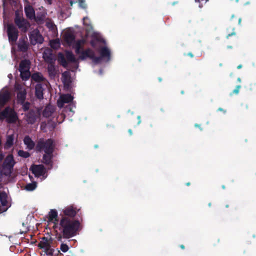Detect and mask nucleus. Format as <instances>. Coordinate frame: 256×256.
Here are the masks:
<instances>
[{"label": "nucleus", "mask_w": 256, "mask_h": 256, "mask_svg": "<svg viewBox=\"0 0 256 256\" xmlns=\"http://www.w3.org/2000/svg\"><path fill=\"white\" fill-rule=\"evenodd\" d=\"M53 228L58 229L60 234L57 239L62 241V238L68 239L76 236L80 230V223L78 220L64 218H60L59 222Z\"/></svg>", "instance_id": "nucleus-1"}, {"label": "nucleus", "mask_w": 256, "mask_h": 256, "mask_svg": "<svg viewBox=\"0 0 256 256\" xmlns=\"http://www.w3.org/2000/svg\"><path fill=\"white\" fill-rule=\"evenodd\" d=\"M43 58L48 64L47 70L49 76L54 78L58 72V66L56 65V58L52 52L46 54L45 52L43 54Z\"/></svg>", "instance_id": "nucleus-2"}, {"label": "nucleus", "mask_w": 256, "mask_h": 256, "mask_svg": "<svg viewBox=\"0 0 256 256\" xmlns=\"http://www.w3.org/2000/svg\"><path fill=\"white\" fill-rule=\"evenodd\" d=\"M54 141L52 138H40L36 145V150L38 152H54Z\"/></svg>", "instance_id": "nucleus-3"}, {"label": "nucleus", "mask_w": 256, "mask_h": 256, "mask_svg": "<svg viewBox=\"0 0 256 256\" xmlns=\"http://www.w3.org/2000/svg\"><path fill=\"white\" fill-rule=\"evenodd\" d=\"M4 119H6L8 123L12 124L16 122L18 116L13 108L7 106L0 112V120Z\"/></svg>", "instance_id": "nucleus-4"}, {"label": "nucleus", "mask_w": 256, "mask_h": 256, "mask_svg": "<svg viewBox=\"0 0 256 256\" xmlns=\"http://www.w3.org/2000/svg\"><path fill=\"white\" fill-rule=\"evenodd\" d=\"M52 240L51 238L50 240L48 238L43 237L42 240L38 244V246L40 249H44V252L48 256H54L55 251L57 254L60 252L58 249L55 250L54 248H51Z\"/></svg>", "instance_id": "nucleus-5"}, {"label": "nucleus", "mask_w": 256, "mask_h": 256, "mask_svg": "<svg viewBox=\"0 0 256 256\" xmlns=\"http://www.w3.org/2000/svg\"><path fill=\"white\" fill-rule=\"evenodd\" d=\"M80 209L73 204L64 207L60 214V218H66L69 219H75L74 217L78 213Z\"/></svg>", "instance_id": "nucleus-6"}, {"label": "nucleus", "mask_w": 256, "mask_h": 256, "mask_svg": "<svg viewBox=\"0 0 256 256\" xmlns=\"http://www.w3.org/2000/svg\"><path fill=\"white\" fill-rule=\"evenodd\" d=\"M14 22L22 32L26 33L30 27V22L24 18L20 16L18 12H16Z\"/></svg>", "instance_id": "nucleus-7"}, {"label": "nucleus", "mask_w": 256, "mask_h": 256, "mask_svg": "<svg viewBox=\"0 0 256 256\" xmlns=\"http://www.w3.org/2000/svg\"><path fill=\"white\" fill-rule=\"evenodd\" d=\"M6 32L10 42H16L18 36V31L13 24H8Z\"/></svg>", "instance_id": "nucleus-8"}, {"label": "nucleus", "mask_w": 256, "mask_h": 256, "mask_svg": "<svg viewBox=\"0 0 256 256\" xmlns=\"http://www.w3.org/2000/svg\"><path fill=\"white\" fill-rule=\"evenodd\" d=\"M40 112L38 108L30 109L26 114V121L28 124H34L38 120H40Z\"/></svg>", "instance_id": "nucleus-9"}, {"label": "nucleus", "mask_w": 256, "mask_h": 256, "mask_svg": "<svg viewBox=\"0 0 256 256\" xmlns=\"http://www.w3.org/2000/svg\"><path fill=\"white\" fill-rule=\"evenodd\" d=\"M30 40L32 44H42L44 42V38L38 30H34L29 35Z\"/></svg>", "instance_id": "nucleus-10"}, {"label": "nucleus", "mask_w": 256, "mask_h": 256, "mask_svg": "<svg viewBox=\"0 0 256 256\" xmlns=\"http://www.w3.org/2000/svg\"><path fill=\"white\" fill-rule=\"evenodd\" d=\"M74 99L73 96L70 94H64L60 96V99L57 102L58 106L62 108L64 104H68L72 102Z\"/></svg>", "instance_id": "nucleus-11"}, {"label": "nucleus", "mask_w": 256, "mask_h": 256, "mask_svg": "<svg viewBox=\"0 0 256 256\" xmlns=\"http://www.w3.org/2000/svg\"><path fill=\"white\" fill-rule=\"evenodd\" d=\"M16 164L12 154H10L6 156L4 163L3 168L4 169L11 170Z\"/></svg>", "instance_id": "nucleus-12"}, {"label": "nucleus", "mask_w": 256, "mask_h": 256, "mask_svg": "<svg viewBox=\"0 0 256 256\" xmlns=\"http://www.w3.org/2000/svg\"><path fill=\"white\" fill-rule=\"evenodd\" d=\"M31 170L36 176L40 177L44 175L46 173V170L44 166L42 164H34L31 166Z\"/></svg>", "instance_id": "nucleus-13"}, {"label": "nucleus", "mask_w": 256, "mask_h": 256, "mask_svg": "<svg viewBox=\"0 0 256 256\" xmlns=\"http://www.w3.org/2000/svg\"><path fill=\"white\" fill-rule=\"evenodd\" d=\"M62 80L65 88L69 89L70 88L72 80L70 72L66 71L62 74Z\"/></svg>", "instance_id": "nucleus-14"}, {"label": "nucleus", "mask_w": 256, "mask_h": 256, "mask_svg": "<svg viewBox=\"0 0 256 256\" xmlns=\"http://www.w3.org/2000/svg\"><path fill=\"white\" fill-rule=\"evenodd\" d=\"M53 152H45L43 155L42 158V162L48 166H50V168L52 166L53 164L52 160L53 158Z\"/></svg>", "instance_id": "nucleus-15"}, {"label": "nucleus", "mask_w": 256, "mask_h": 256, "mask_svg": "<svg viewBox=\"0 0 256 256\" xmlns=\"http://www.w3.org/2000/svg\"><path fill=\"white\" fill-rule=\"evenodd\" d=\"M48 219L50 222H52L54 224V226H56L57 224V222H59L60 219L58 218V214L56 210H50L48 213Z\"/></svg>", "instance_id": "nucleus-16"}, {"label": "nucleus", "mask_w": 256, "mask_h": 256, "mask_svg": "<svg viewBox=\"0 0 256 256\" xmlns=\"http://www.w3.org/2000/svg\"><path fill=\"white\" fill-rule=\"evenodd\" d=\"M63 40L68 46H71L74 42L75 36L70 32H66L63 36Z\"/></svg>", "instance_id": "nucleus-17"}, {"label": "nucleus", "mask_w": 256, "mask_h": 256, "mask_svg": "<svg viewBox=\"0 0 256 256\" xmlns=\"http://www.w3.org/2000/svg\"><path fill=\"white\" fill-rule=\"evenodd\" d=\"M44 88L42 84H37L35 86V96L39 99L42 100L44 98Z\"/></svg>", "instance_id": "nucleus-18"}, {"label": "nucleus", "mask_w": 256, "mask_h": 256, "mask_svg": "<svg viewBox=\"0 0 256 256\" xmlns=\"http://www.w3.org/2000/svg\"><path fill=\"white\" fill-rule=\"evenodd\" d=\"M84 43L85 40L83 39L78 40L76 41L74 40V43L72 44V46L75 49V52L77 54H79L80 51L83 50L82 46Z\"/></svg>", "instance_id": "nucleus-19"}, {"label": "nucleus", "mask_w": 256, "mask_h": 256, "mask_svg": "<svg viewBox=\"0 0 256 256\" xmlns=\"http://www.w3.org/2000/svg\"><path fill=\"white\" fill-rule=\"evenodd\" d=\"M94 52L90 48H86V50H82L79 54V58L82 60H84L86 58L91 59V56L93 54Z\"/></svg>", "instance_id": "nucleus-20"}, {"label": "nucleus", "mask_w": 256, "mask_h": 256, "mask_svg": "<svg viewBox=\"0 0 256 256\" xmlns=\"http://www.w3.org/2000/svg\"><path fill=\"white\" fill-rule=\"evenodd\" d=\"M24 12L27 18L33 20L35 18V12L32 6L28 5L24 8Z\"/></svg>", "instance_id": "nucleus-21"}, {"label": "nucleus", "mask_w": 256, "mask_h": 256, "mask_svg": "<svg viewBox=\"0 0 256 256\" xmlns=\"http://www.w3.org/2000/svg\"><path fill=\"white\" fill-rule=\"evenodd\" d=\"M10 98V93L8 91L0 93V106H4L8 102Z\"/></svg>", "instance_id": "nucleus-22"}, {"label": "nucleus", "mask_w": 256, "mask_h": 256, "mask_svg": "<svg viewBox=\"0 0 256 256\" xmlns=\"http://www.w3.org/2000/svg\"><path fill=\"white\" fill-rule=\"evenodd\" d=\"M100 56L103 58H106L107 61H109L110 58V50L106 46L102 47L100 50Z\"/></svg>", "instance_id": "nucleus-23"}, {"label": "nucleus", "mask_w": 256, "mask_h": 256, "mask_svg": "<svg viewBox=\"0 0 256 256\" xmlns=\"http://www.w3.org/2000/svg\"><path fill=\"white\" fill-rule=\"evenodd\" d=\"M30 64V62L29 60H22L20 63L18 70H29Z\"/></svg>", "instance_id": "nucleus-24"}, {"label": "nucleus", "mask_w": 256, "mask_h": 256, "mask_svg": "<svg viewBox=\"0 0 256 256\" xmlns=\"http://www.w3.org/2000/svg\"><path fill=\"white\" fill-rule=\"evenodd\" d=\"M24 142L30 150L34 149L35 146L34 142L32 140V138L28 136H26L24 138Z\"/></svg>", "instance_id": "nucleus-25"}, {"label": "nucleus", "mask_w": 256, "mask_h": 256, "mask_svg": "<svg viewBox=\"0 0 256 256\" xmlns=\"http://www.w3.org/2000/svg\"><path fill=\"white\" fill-rule=\"evenodd\" d=\"M26 92L25 90H21L17 93L16 98L18 104H22L25 102Z\"/></svg>", "instance_id": "nucleus-26"}, {"label": "nucleus", "mask_w": 256, "mask_h": 256, "mask_svg": "<svg viewBox=\"0 0 256 256\" xmlns=\"http://www.w3.org/2000/svg\"><path fill=\"white\" fill-rule=\"evenodd\" d=\"M18 48L19 51L26 52L28 50V44L27 42L24 40H20L18 45Z\"/></svg>", "instance_id": "nucleus-27"}, {"label": "nucleus", "mask_w": 256, "mask_h": 256, "mask_svg": "<svg viewBox=\"0 0 256 256\" xmlns=\"http://www.w3.org/2000/svg\"><path fill=\"white\" fill-rule=\"evenodd\" d=\"M54 111V108L53 106H46L42 112V116L45 118H49L52 116Z\"/></svg>", "instance_id": "nucleus-28"}, {"label": "nucleus", "mask_w": 256, "mask_h": 256, "mask_svg": "<svg viewBox=\"0 0 256 256\" xmlns=\"http://www.w3.org/2000/svg\"><path fill=\"white\" fill-rule=\"evenodd\" d=\"M58 61L63 67L66 68L67 66L68 62L66 60V58L61 52L58 54Z\"/></svg>", "instance_id": "nucleus-29"}, {"label": "nucleus", "mask_w": 256, "mask_h": 256, "mask_svg": "<svg viewBox=\"0 0 256 256\" xmlns=\"http://www.w3.org/2000/svg\"><path fill=\"white\" fill-rule=\"evenodd\" d=\"M66 58L67 60L71 62H76L77 60L72 52L66 51Z\"/></svg>", "instance_id": "nucleus-30"}, {"label": "nucleus", "mask_w": 256, "mask_h": 256, "mask_svg": "<svg viewBox=\"0 0 256 256\" xmlns=\"http://www.w3.org/2000/svg\"><path fill=\"white\" fill-rule=\"evenodd\" d=\"M32 78L36 82H40L44 80V78L43 76L39 72H36L32 76Z\"/></svg>", "instance_id": "nucleus-31"}, {"label": "nucleus", "mask_w": 256, "mask_h": 256, "mask_svg": "<svg viewBox=\"0 0 256 256\" xmlns=\"http://www.w3.org/2000/svg\"><path fill=\"white\" fill-rule=\"evenodd\" d=\"M46 16L44 13L37 12L36 15L35 16L34 20L38 22H42L44 20Z\"/></svg>", "instance_id": "nucleus-32"}, {"label": "nucleus", "mask_w": 256, "mask_h": 256, "mask_svg": "<svg viewBox=\"0 0 256 256\" xmlns=\"http://www.w3.org/2000/svg\"><path fill=\"white\" fill-rule=\"evenodd\" d=\"M20 73V77L22 79V80H28L30 76V70H21L19 71Z\"/></svg>", "instance_id": "nucleus-33"}, {"label": "nucleus", "mask_w": 256, "mask_h": 256, "mask_svg": "<svg viewBox=\"0 0 256 256\" xmlns=\"http://www.w3.org/2000/svg\"><path fill=\"white\" fill-rule=\"evenodd\" d=\"M78 2L80 7L86 8V5L85 4V0H70V3L71 6L72 5L73 3Z\"/></svg>", "instance_id": "nucleus-34"}, {"label": "nucleus", "mask_w": 256, "mask_h": 256, "mask_svg": "<svg viewBox=\"0 0 256 256\" xmlns=\"http://www.w3.org/2000/svg\"><path fill=\"white\" fill-rule=\"evenodd\" d=\"M36 187V182H33L32 183L28 184L26 186L25 189L28 191H32L34 190Z\"/></svg>", "instance_id": "nucleus-35"}, {"label": "nucleus", "mask_w": 256, "mask_h": 256, "mask_svg": "<svg viewBox=\"0 0 256 256\" xmlns=\"http://www.w3.org/2000/svg\"><path fill=\"white\" fill-rule=\"evenodd\" d=\"M0 201L2 206H6L7 200L6 196L5 193H0Z\"/></svg>", "instance_id": "nucleus-36"}, {"label": "nucleus", "mask_w": 256, "mask_h": 256, "mask_svg": "<svg viewBox=\"0 0 256 256\" xmlns=\"http://www.w3.org/2000/svg\"><path fill=\"white\" fill-rule=\"evenodd\" d=\"M13 142H14V138L12 136H8L7 138L6 141V146L10 148L13 145Z\"/></svg>", "instance_id": "nucleus-37"}, {"label": "nucleus", "mask_w": 256, "mask_h": 256, "mask_svg": "<svg viewBox=\"0 0 256 256\" xmlns=\"http://www.w3.org/2000/svg\"><path fill=\"white\" fill-rule=\"evenodd\" d=\"M18 154L19 156L24 158H28L30 156V154L28 152H25L23 150H20L18 152Z\"/></svg>", "instance_id": "nucleus-38"}, {"label": "nucleus", "mask_w": 256, "mask_h": 256, "mask_svg": "<svg viewBox=\"0 0 256 256\" xmlns=\"http://www.w3.org/2000/svg\"><path fill=\"white\" fill-rule=\"evenodd\" d=\"M103 58L100 56H96L94 52L92 54L91 56V60H92L93 62L96 64L99 63Z\"/></svg>", "instance_id": "nucleus-39"}, {"label": "nucleus", "mask_w": 256, "mask_h": 256, "mask_svg": "<svg viewBox=\"0 0 256 256\" xmlns=\"http://www.w3.org/2000/svg\"><path fill=\"white\" fill-rule=\"evenodd\" d=\"M20 104L22 106V109H23L24 112H26V111H28L29 110L30 106V103L29 102H24V103Z\"/></svg>", "instance_id": "nucleus-40"}, {"label": "nucleus", "mask_w": 256, "mask_h": 256, "mask_svg": "<svg viewBox=\"0 0 256 256\" xmlns=\"http://www.w3.org/2000/svg\"><path fill=\"white\" fill-rule=\"evenodd\" d=\"M68 246L66 244H60V249L62 252H66L68 250Z\"/></svg>", "instance_id": "nucleus-41"}, {"label": "nucleus", "mask_w": 256, "mask_h": 256, "mask_svg": "<svg viewBox=\"0 0 256 256\" xmlns=\"http://www.w3.org/2000/svg\"><path fill=\"white\" fill-rule=\"evenodd\" d=\"M241 88L240 85L237 86L235 89L230 94V96H232L233 94H238L239 93L240 89Z\"/></svg>", "instance_id": "nucleus-42"}, {"label": "nucleus", "mask_w": 256, "mask_h": 256, "mask_svg": "<svg viewBox=\"0 0 256 256\" xmlns=\"http://www.w3.org/2000/svg\"><path fill=\"white\" fill-rule=\"evenodd\" d=\"M83 24L85 26H90V20L88 17H84L83 18Z\"/></svg>", "instance_id": "nucleus-43"}, {"label": "nucleus", "mask_w": 256, "mask_h": 256, "mask_svg": "<svg viewBox=\"0 0 256 256\" xmlns=\"http://www.w3.org/2000/svg\"><path fill=\"white\" fill-rule=\"evenodd\" d=\"M196 2H199V7L202 8V2L206 4L208 0H194Z\"/></svg>", "instance_id": "nucleus-44"}, {"label": "nucleus", "mask_w": 256, "mask_h": 256, "mask_svg": "<svg viewBox=\"0 0 256 256\" xmlns=\"http://www.w3.org/2000/svg\"><path fill=\"white\" fill-rule=\"evenodd\" d=\"M54 44H56L58 45L60 43L58 40H52L50 42V44L52 48H54Z\"/></svg>", "instance_id": "nucleus-45"}, {"label": "nucleus", "mask_w": 256, "mask_h": 256, "mask_svg": "<svg viewBox=\"0 0 256 256\" xmlns=\"http://www.w3.org/2000/svg\"><path fill=\"white\" fill-rule=\"evenodd\" d=\"M90 45L92 46L93 48H94L96 46V42L95 40H92L90 42Z\"/></svg>", "instance_id": "nucleus-46"}, {"label": "nucleus", "mask_w": 256, "mask_h": 256, "mask_svg": "<svg viewBox=\"0 0 256 256\" xmlns=\"http://www.w3.org/2000/svg\"><path fill=\"white\" fill-rule=\"evenodd\" d=\"M236 33L234 32H232V33L228 34L227 35V36H226V38H229L230 36H232L236 35Z\"/></svg>", "instance_id": "nucleus-47"}, {"label": "nucleus", "mask_w": 256, "mask_h": 256, "mask_svg": "<svg viewBox=\"0 0 256 256\" xmlns=\"http://www.w3.org/2000/svg\"><path fill=\"white\" fill-rule=\"evenodd\" d=\"M184 55L188 56H190V58H193L194 56V54L191 52H190L188 53L187 54H184Z\"/></svg>", "instance_id": "nucleus-48"}, {"label": "nucleus", "mask_w": 256, "mask_h": 256, "mask_svg": "<svg viewBox=\"0 0 256 256\" xmlns=\"http://www.w3.org/2000/svg\"><path fill=\"white\" fill-rule=\"evenodd\" d=\"M137 118L138 120V124H140V123H141V118H140V116H137Z\"/></svg>", "instance_id": "nucleus-49"}, {"label": "nucleus", "mask_w": 256, "mask_h": 256, "mask_svg": "<svg viewBox=\"0 0 256 256\" xmlns=\"http://www.w3.org/2000/svg\"><path fill=\"white\" fill-rule=\"evenodd\" d=\"M218 111L222 112L224 113H226V110H224L223 108H218Z\"/></svg>", "instance_id": "nucleus-50"}, {"label": "nucleus", "mask_w": 256, "mask_h": 256, "mask_svg": "<svg viewBox=\"0 0 256 256\" xmlns=\"http://www.w3.org/2000/svg\"><path fill=\"white\" fill-rule=\"evenodd\" d=\"M241 21H242V18H238V24H240V23H241Z\"/></svg>", "instance_id": "nucleus-51"}, {"label": "nucleus", "mask_w": 256, "mask_h": 256, "mask_svg": "<svg viewBox=\"0 0 256 256\" xmlns=\"http://www.w3.org/2000/svg\"><path fill=\"white\" fill-rule=\"evenodd\" d=\"M128 132H129L130 135H132V130L131 129L128 130Z\"/></svg>", "instance_id": "nucleus-52"}, {"label": "nucleus", "mask_w": 256, "mask_h": 256, "mask_svg": "<svg viewBox=\"0 0 256 256\" xmlns=\"http://www.w3.org/2000/svg\"><path fill=\"white\" fill-rule=\"evenodd\" d=\"M180 248L182 249V250H184V248H185V247H184V244H181V245H180Z\"/></svg>", "instance_id": "nucleus-53"}, {"label": "nucleus", "mask_w": 256, "mask_h": 256, "mask_svg": "<svg viewBox=\"0 0 256 256\" xmlns=\"http://www.w3.org/2000/svg\"><path fill=\"white\" fill-rule=\"evenodd\" d=\"M242 64H240V65H238V66H237V68H238V69H240V68H242Z\"/></svg>", "instance_id": "nucleus-54"}, {"label": "nucleus", "mask_w": 256, "mask_h": 256, "mask_svg": "<svg viewBox=\"0 0 256 256\" xmlns=\"http://www.w3.org/2000/svg\"><path fill=\"white\" fill-rule=\"evenodd\" d=\"M194 126H195L196 127H198V128H200V125H199V124H195Z\"/></svg>", "instance_id": "nucleus-55"}, {"label": "nucleus", "mask_w": 256, "mask_h": 256, "mask_svg": "<svg viewBox=\"0 0 256 256\" xmlns=\"http://www.w3.org/2000/svg\"><path fill=\"white\" fill-rule=\"evenodd\" d=\"M158 81H159L160 82H161L162 81V78L159 77V78H158Z\"/></svg>", "instance_id": "nucleus-56"}, {"label": "nucleus", "mask_w": 256, "mask_h": 256, "mask_svg": "<svg viewBox=\"0 0 256 256\" xmlns=\"http://www.w3.org/2000/svg\"><path fill=\"white\" fill-rule=\"evenodd\" d=\"M186 186H190V182H186Z\"/></svg>", "instance_id": "nucleus-57"}, {"label": "nucleus", "mask_w": 256, "mask_h": 256, "mask_svg": "<svg viewBox=\"0 0 256 256\" xmlns=\"http://www.w3.org/2000/svg\"><path fill=\"white\" fill-rule=\"evenodd\" d=\"M237 80L238 82H241V79L240 78H238V79H237Z\"/></svg>", "instance_id": "nucleus-58"}, {"label": "nucleus", "mask_w": 256, "mask_h": 256, "mask_svg": "<svg viewBox=\"0 0 256 256\" xmlns=\"http://www.w3.org/2000/svg\"><path fill=\"white\" fill-rule=\"evenodd\" d=\"M94 148H97L98 147V145H95L94 146Z\"/></svg>", "instance_id": "nucleus-59"}, {"label": "nucleus", "mask_w": 256, "mask_h": 256, "mask_svg": "<svg viewBox=\"0 0 256 256\" xmlns=\"http://www.w3.org/2000/svg\"><path fill=\"white\" fill-rule=\"evenodd\" d=\"M228 48H232V46H228Z\"/></svg>", "instance_id": "nucleus-60"}, {"label": "nucleus", "mask_w": 256, "mask_h": 256, "mask_svg": "<svg viewBox=\"0 0 256 256\" xmlns=\"http://www.w3.org/2000/svg\"><path fill=\"white\" fill-rule=\"evenodd\" d=\"M211 205H212V204H211L210 202V203L208 204V206H211Z\"/></svg>", "instance_id": "nucleus-61"}, {"label": "nucleus", "mask_w": 256, "mask_h": 256, "mask_svg": "<svg viewBox=\"0 0 256 256\" xmlns=\"http://www.w3.org/2000/svg\"><path fill=\"white\" fill-rule=\"evenodd\" d=\"M228 206H229L228 204H226V208H228Z\"/></svg>", "instance_id": "nucleus-62"}, {"label": "nucleus", "mask_w": 256, "mask_h": 256, "mask_svg": "<svg viewBox=\"0 0 256 256\" xmlns=\"http://www.w3.org/2000/svg\"><path fill=\"white\" fill-rule=\"evenodd\" d=\"M181 94H184V92L183 90L181 91Z\"/></svg>", "instance_id": "nucleus-63"}, {"label": "nucleus", "mask_w": 256, "mask_h": 256, "mask_svg": "<svg viewBox=\"0 0 256 256\" xmlns=\"http://www.w3.org/2000/svg\"><path fill=\"white\" fill-rule=\"evenodd\" d=\"M222 188L223 189H224L225 188V186H222Z\"/></svg>", "instance_id": "nucleus-64"}]
</instances>
